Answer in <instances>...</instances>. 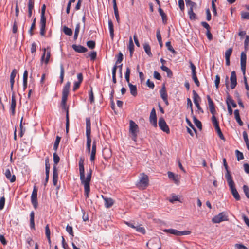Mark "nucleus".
I'll list each match as a JSON object with an SVG mask.
<instances>
[{"label": "nucleus", "instance_id": "f257e3e1", "mask_svg": "<svg viewBox=\"0 0 249 249\" xmlns=\"http://www.w3.org/2000/svg\"><path fill=\"white\" fill-rule=\"evenodd\" d=\"M86 136L87 137V143L86 147L89 153L90 152V147L91 143V123L90 119L86 118Z\"/></svg>", "mask_w": 249, "mask_h": 249}, {"label": "nucleus", "instance_id": "f03ea898", "mask_svg": "<svg viewBox=\"0 0 249 249\" xmlns=\"http://www.w3.org/2000/svg\"><path fill=\"white\" fill-rule=\"evenodd\" d=\"M46 10V6L45 4H43L41 7V18L40 21V35L42 36H45V32H46V18L45 16Z\"/></svg>", "mask_w": 249, "mask_h": 249}, {"label": "nucleus", "instance_id": "7ed1b4c3", "mask_svg": "<svg viewBox=\"0 0 249 249\" xmlns=\"http://www.w3.org/2000/svg\"><path fill=\"white\" fill-rule=\"evenodd\" d=\"M139 132L138 125L132 120L129 121V133L132 136V139L136 142L137 134Z\"/></svg>", "mask_w": 249, "mask_h": 249}, {"label": "nucleus", "instance_id": "20e7f679", "mask_svg": "<svg viewBox=\"0 0 249 249\" xmlns=\"http://www.w3.org/2000/svg\"><path fill=\"white\" fill-rule=\"evenodd\" d=\"M227 181L233 197L236 200H239L240 199V196L235 187L234 182L232 178H231L230 177H229Z\"/></svg>", "mask_w": 249, "mask_h": 249}, {"label": "nucleus", "instance_id": "39448f33", "mask_svg": "<svg viewBox=\"0 0 249 249\" xmlns=\"http://www.w3.org/2000/svg\"><path fill=\"white\" fill-rule=\"evenodd\" d=\"M71 83L68 81L67 82L65 86L63 89L62 91V105L63 107L65 108L67 100V97L69 93L70 89Z\"/></svg>", "mask_w": 249, "mask_h": 249}, {"label": "nucleus", "instance_id": "423d86ee", "mask_svg": "<svg viewBox=\"0 0 249 249\" xmlns=\"http://www.w3.org/2000/svg\"><path fill=\"white\" fill-rule=\"evenodd\" d=\"M163 231L167 233L172 234L176 236L186 235H189L191 233V231H180L173 229H164Z\"/></svg>", "mask_w": 249, "mask_h": 249}, {"label": "nucleus", "instance_id": "0eeeda50", "mask_svg": "<svg viewBox=\"0 0 249 249\" xmlns=\"http://www.w3.org/2000/svg\"><path fill=\"white\" fill-rule=\"evenodd\" d=\"M228 216L226 212H223L214 216L212 219L213 223H219L222 221H228Z\"/></svg>", "mask_w": 249, "mask_h": 249}, {"label": "nucleus", "instance_id": "6e6552de", "mask_svg": "<svg viewBox=\"0 0 249 249\" xmlns=\"http://www.w3.org/2000/svg\"><path fill=\"white\" fill-rule=\"evenodd\" d=\"M149 249H161L160 240L155 238L150 240L146 244Z\"/></svg>", "mask_w": 249, "mask_h": 249}, {"label": "nucleus", "instance_id": "1a4fd4ad", "mask_svg": "<svg viewBox=\"0 0 249 249\" xmlns=\"http://www.w3.org/2000/svg\"><path fill=\"white\" fill-rule=\"evenodd\" d=\"M149 183L148 177L144 173L141 174V178L138 184V186L142 189H145Z\"/></svg>", "mask_w": 249, "mask_h": 249}, {"label": "nucleus", "instance_id": "9d476101", "mask_svg": "<svg viewBox=\"0 0 249 249\" xmlns=\"http://www.w3.org/2000/svg\"><path fill=\"white\" fill-rule=\"evenodd\" d=\"M37 188L35 186L34 187V189L31 195V202L34 206V207L35 209H36L38 206V202H37Z\"/></svg>", "mask_w": 249, "mask_h": 249}, {"label": "nucleus", "instance_id": "9b49d317", "mask_svg": "<svg viewBox=\"0 0 249 249\" xmlns=\"http://www.w3.org/2000/svg\"><path fill=\"white\" fill-rule=\"evenodd\" d=\"M159 126L160 128L166 133H169L170 130L166 122L163 118H160L159 119Z\"/></svg>", "mask_w": 249, "mask_h": 249}, {"label": "nucleus", "instance_id": "f8f14e48", "mask_svg": "<svg viewBox=\"0 0 249 249\" xmlns=\"http://www.w3.org/2000/svg\"><path fill=\"white\" fill-rule=\"evenodd\" d=\"M241 69L243 75L246 73V54L245 53L242 52L241 54Z\"/></svg>", "mask_w": 249, "mask_h": 249}, {"label": "nucleus", "instance_id": "ddd939ff", "mask_svg": "<svg viewBox=\"0 0 249 249\" xmlns=\"http://www.w3.org/2000/svg\"><path fill=\"white\" fill-rule=\"evenodd\" d=\"M81 181V183L84 186V192H85V195L86 196V197H89V195L90 192V181H88L85 180V179H84L83 180H80Z\"/></svg>", "mask_w": 249, "mask_h": 249}, {"label": "nucleus", "instance_id": "4468645a", "mask_svg": "<svg viewBox=\"0 0 249 249\" xmlns=\"http://www.w3.org/2000/svg\"><path fill=\"white\" fill-rule=\"evenodd\" d=\"M193 100L194 104H195L196 107H197V109L200 110L201 112H203V111L202 109L201 108L199 103L198 100L200 99V97L198 95V94L196 92L195 90L193 91Z\"/></svg>", "mask_w": 249, "mask_h": 249}, {"label": "nucleus", "instance_id": "2eb2a0df", "mask_svg": "<svg viewBox=\"0 0 249 249\" xmlns=\"http://www.w3.org/2000/svg\"><path fill=\"white\" fill-rule=\"evenodd\" d=\"M150 122L152 124V125L156 127L157 125V119L156 114V111L155 108H153L151 111L150 115Z\"/></svg>", "mask_w": 249, "mask_h": 249}, {"label": "nucleus", "instance_id": "dca6fc26", "mask_svg": "<svg viewBox=\"0 0 249 249\" xmlns=\"http://www.w3.org/2000/svg\"><path fill=\"white\" fill-rule=\"evenodd\" d=\"M230 81H231V89H233L235 88L237 85V78L236 72L235 71H233L231 73V75L230 77Z\"/></svg>", "mask_w": 249, "mask_h": 249}, {"label": "nucleus", "instance_id": "f3484780", "mask_svg": "<svg viewBox=\"0 0 249 249\" xmlns=\"http://www.w3.org/2000/svg\"><path fill=\"white\" fill-rule=\"evenodd\" d=\"M51 56L50 51H47L46 48L44 49V53L41 57V61H44L45 64H48Z\"/></svg>", "mask_w": 249, "mask_h": 249}, {"label": "nucleus", "instance_id": "a211bd4d", "mask_svg": "<svg viewBox=\"0 0 249 249\" xmlns=\"http://www.w3.org/2000/svg\"><path fill=\"white\" fill-rule=\"evenodd\" d=\"M72 49L76 52L79 53H83L87 52L88 49L81 45L73 44L72 45Z\"/></svg>", "mask_w": 249, "mask_h": 249}, {"label": "nucleus", "instance_id": "6ab92c4d", "mask_svg": "<svg viewBox=\"0 0 249 249\" xmlns=\"http://www.w3.org/2000/svg\"><path fill=\"white\" fill-rule=\"evenodd\" d=\"M207 98L208 99L210 111L213 115L215 114L216 112V110L215 108L214 103L209 95H207Z\"/></svg>", "mask_w": 249, "mask_h": 249}, {"label": "nucleus", "instance_id": "aec40b11", "mask_svg": "<svg viewBox=\"0 0 249 249\" xmlns=\"http://www.w3.org/2000/svg\"><path fill=\"white\" fill-rule=\"evenodd\" d=\"M102 197L105 201V206L107 208H110L114 204V200L111 198L104 197L102 195Z\"/></svg>", "mask_w": 249, "mask_h": 249}, {"label": "nucleus", "instance_id": "412c9836", "mask_svg": "<svg viewBox=\"0 0 249 249\" xmlns=\"http://www.w3.org/2000/svg\"><path fill=\"white\" fill-rule=\"evenodd\" d=\"M58 172L57 169L55 166H53V184L54 186H56L57 183V180H58Z\"/></svg>", "mask_w": 249, "mask_h": 249}, {"label": "nucleus", "instance_id": "4be33fe9", "mask_svg": "<svg viewBox=\"0 0 249 249\" xmlns=\"http://www.w3.org/2000/svg\"><path fill=\"white\" fill-rule=\"evenodd\" d=\"M168 176L170 179H173L176 184H178L179 182V178L178 175H176L173 172L169 171L168 172Z\"/></svg>", "mask_w": 249, "mask_h": 249}, {"label": "nucleus", "instance_id": "5701e85b", "mask_svg": "<svg viewBox=\"0 0 249 249\" xmlns=\"http://www.w3.org/2000/svg\"><path fill=\"white\" fill-rule=\"evenodd\" d=\"M5 175L6 178L10 181L11 182H14L16 180V177L15 175H11L10 169H7L5 172Z\"/></svg>", "mask_w": 249, "mask_h": 249}, {"label": "nucleus", "instance_id": "b1692460", "mask_svg": "<svg viewBox=\"0 0 249 249\" xmlns=\"http://www.w3.org/2000/svg\"><path fill=\"white\" fill-rule=\"evenodd\" d=\"M96 142L95 141H93L91 151V155H90V160L91 161H93L95 160V155H96Z\"/></svg>", "mask_w": 249, "mask_h": 249}, {"label": "nucleus", "instance_id": "393cba45", "mask_svg": "<svg viewBox=\"0 0 249 249\" xmlns=\"http://www.w3.org/2000/svg\"><path fill=\"white\" fill-rule=\"evenodd\" d=\"M16 106V101L15 99V97L14 95L12 96L11 99V104L10 107V110L11 111V113L12 115H14L15 113V108Z\"/></svg>", "mask_w": 249, "mask_h": 249}, {"label": "nucleus", "instance_id": "a878e982", "mask_svg": "<svg viewBox=\"0 0 249 249\" xmlns=\"http://www.w3.org/2000/svg\"><path fill=\"white\" fill-rule=\"evenodd\" d=\"M17 70L16 69H14L11 74H10V84H11V89L12 90H13V86H14V82H15V76L16 75V74H17Z\"/></svg>", "mask_w": 249, "mask_h": 249}, {"label": "nucleus", "instance_id": "bb28decb", "mask_svg": "<svg viewBox=\"0 0 249 249\" xmlns=\"http://www.w3.org/2000/svg\"><path fill=\"white\" fill-rule=\"evenodd\" d=\"M129 88L130 89V93L133 96H136L137 95V89L136 85H134L130 83L128 84Z\"/></svg>", "mask_w": 249, "mask_h": 249}, {"label": "nucleus", "instance_id": "cd10ccee", "mask_svg": "<svg viewBox=\"0 0 249 249\" xmlns=\"http://www.w3.org/2000/svg\"><path fill=\"white\" fill-rule=\"evenodd\" d=\"M234 114L235 119H236L237 122L239 124L240 126H242L243 125V123L240 118L239 110H235L234 111Z\"/></svg>", "mask_w": 249, "mask_h": 249}, {"label": "nucleus", "instance_id": "c85d7f7f", "mask_svg": "<svg viewBox=\"0 0 249 249\" xmlns=\"http://www.w3.org/2000/svg\"><path fill=\"white\" fill-rule=\"evenodd\" d=\"M227 93V97L226 100V102L227 105H231L233 107H237L236 104L234 102L233 100L231 98V97L229 94L228 92Z\"/></svg>", "mask_w": 249, "mask_h": 249}, {"label": "nucleus", "instance_id": "c756f323", "mask_svg": "<svg viewBox=\"0 0 249 249\" xmlns=\"http://www.w3.org/2000/svg\"><path fill=\"white\" fill-rule=\"evenodd\" d=\"M28 73L27 70H25L24 72L23 75V86L24 90H25L27 87V79H28Z\"/></svg>", "mask_w": 249, "mask_h": 249}, {"label": "nucleus", "instance_id": "7c9ffc66", "mask_svg": "<svg viewBox=\"0 0 249 249\" xmlns=\"http://www.w3.org/2000/svg\"><path fill=\"white\" fill-rule=\"evenodd\" d=\"M223 164L224 167L226 170V173L225 174V178H226V180H228V178H229V177H230L231 178H232L231 175L230 174V172L228 170V166L226 162V160L225 159H223Z\"/></svg>", "mask_w": 249, "mask_h": 249}, {"label": "nucleus", "instance_id": "2f4dec72", "mask_svg": "<svg viewBox=\"0 0 249 249\" xmlns=\"http://www.w3.org/2000/svg\"><path fill=\"white\" fill-rule=\"evenodd\" d=\"M160 93L162 99H165L168 97L166 88L164 85H163L161 89H160Z\"/></svg>", "mask_w": 249, "mask_h": 249}, {"label": "nucleus", "instance_id": "473e14b6", "mask_svg": "<svg viewBox=\"0 0 249 249\" xmlns=\"http://www.w3.org/2000/svg\"><path fill=\"white\" fill-rule=\"evenodd\" d=\"M108 26H109V30L110 32V36L111 38V39L113 40L114 38V28H113V25L112 21L111 20H109L108 21Z\"/></svg>", "mask_w": 249, "mask_h": 249}, {"label": "nucleus", "instance_id": "72a5a7b5", "mask_svg": "<svg viewBox=\"0 0 249 249\" xmlns=\"http://www.w3.org/2000/svg\"><path fill=\"white\" fill-rule=\"evenodd\" d=\"M128 49L130 52V56L131 57L134 50V45L131 37L129 38Z\"/></svg>", "mask_w": 249, "mask_h": 249}, {"label": "nucleus", "instance_id": "f704fd0d", "mask_svg": "<svg viewBox=\"0 0 249 249\" xmlns=\"http://www.w3.org/2000/svg\"><path fill=\"white\" fill-rule=\"evenodd\" d=\"M158 11H159V14L162 17V22L164 24H165L167 22V17H166V16L165 15V14L164 13V11H163V10L159 7V9H158Z\"/></svg>", "mask_w": 249, "mask_h": 249}, {"label": "nucleus", "instance_id": "c9c22d12", "mask_svg": "<svg viewBox=\"0 0 249 249\" xmlns=\"http://www.w3.org/2000/svg\"><path fill=\"white\" fill-rule=\"evenodd\" d=\"M161 69L162 71H165L167 73V76L169 77H171L173 75V73L172 71L170 69H169L166 66H165L164 65H162L161 67Z\"/></svg>", "mask_w": 249, "mask_h": 249}, {"label": "nucleus", "instance_id": "e433bc0d", "mask_svg": "<svg viewBox=\"0 0 249 249\" xmlns=\"http://www.w3.org/2000/svg\"><path fill=\"white\" fill-rule=\"evenodd\" d=\"M186 6L189 7V10H193L194 8H196V4L195 2H194L191 0L186 1Z\"/></svg>", "mask_w": 249, "mask_h": 249}, {"label": "nucleus", "instance_id": "4c0bfd02", "mask_svg": "<svg viewBox=\"0 0 249 249\" xmlns=\"http://www.w3.org/2000/svg\"><path fill=\"white\" fill-rule=\"evenodd\" d=\"M80 180L85 179L84 166H79Z\"/></svg>", "mask_w": 249, "mask_h": 249}, {"label": "nucleus", "instance_id": "58836bf2", "mask_svg": "<svg viewBox=\"0 0 249 249\" xmlns=\"http://www.w3.org/2000/svg\"><path fill=\"white\" fill-rule=\"evenodd\" d=\"M143 49L145 52V53H147V54L149 56H152V54L151 52V48L149 44L145 43L143 45Z\"/></svg>", "mask_w": 249, "mask_h": 249}, {"label": "nucleus", "instance_id": "ea45409f", "mask_svg": "<svg viewBox=\"0 0 249 249\" xmlns=\"http://www.w3.org/2000/svg\"><path fill=\"white\" fill-rule=\"evenodd\" d=\"M60 83H62L64 80V68L62 64H61L60 65Z\"/></svg>", "mask_w": 249, "mask_h": 249}, {"label": "nucleus", "instance_id": "a19ab883", "mask_svg": "<svg viewBox=\"0 0 249 249\" xmlns=\"http://www.w3.org/2000/svg\"><path fill=\"white\" fill-rule=\"evenodd\" d=\"M53 160L54 162L53 166L56 167L57 164L59 163L60 160V158L58 155L56 154V152L54 153L53 154Z\"/></svg>", "mask_w": 249, "mask_h": 249}, {"label": "nucleus", "instance_id": "79ce46f5", "mask_svg": "<svg viewBox=\"0 0 249 249\" xmlns=\"http://www.w3.org/2000/svg\"><path fill=\"white\" fill-rule=\"evenodd\" d=\"M193 120L195 125L197 127V128L201 130L202 129V124L201 122L198 120L195 116L193 117Z\"/></svg>", "mask_w": 249, "mask_h": 249}, {"label": "nucleus", "instance_id": "37998d69", "mask_svg": "<svg viewBox=\"0 0 249 249\" xmlns=\"http://www.w3.org/2000/svg\"><path fill=\"white\" fill-rule=\"evenodd\" d=\"M69 110L68 108H67L66 110V133L69 132Z\"/></svg>", "mask_w": 249, "mask_h": 249}, {"label": "nucleus", "instance_id": "c03bdc74", "mask_svg": "<svg viewBox=\"0 0 249 249\" xmlns=\"http://www.w3.org/2000/svg\"><path fill=\"white\" fill-rule=\"evenodd\" d=\"M113 9L114 11V14L115 16L116 19V20L118 23L119 22V12L118 10V8L116 4H113Z\"/></svg>", "mask_w": 249, "mask_h": 249}, {"label": "nucleus", "instance_id": "a18cd8bd", "mask_svg": "<svg viewBox=\"0 0 249 249\" xmlns=\"http://www.w3.org/2000/svg\"><path fill=\"white\" fill-rule=\"evenodd\" d=\"M63 31L66 35L71 36L72 35V30L66 26L63 27Z\"/></svg>", "mask_w": 249, "mask_h": 249}, {"label": "nucleus", "instance_id": "49530a36", "mask_svg": "<svg viewBox=\"0 0 249 249\" xmlns=\"http://www.w3.org/2000/svg\"><path fill=\"white\" fill-rule=\"evenodd\" d=\"M156 36L160 47L162 46V38L159 30H157Z\"/></svg>", "mask_w": 249, "mask_h": 249}, {"label": "nucleus", "instance_id": "de8ad7c7", "mask_svg": "<svg viewBox=\"0 0 249 249\" xmlns=\"http://www.w3.org/2000/svg\"><path fill=\"white\" fill-rule=\"evenodd\" d=\"M60 140H61V137L58 136H57L56 138L55 141V142L54 143V144H53V149L55 151H56L57 150V148H58V147L59 143L60 142Z\"/></svg>", "mask_w": 249, "mask_h": 249}, {"label": "nucleus", "instance_id": "09e8293b", "mask_svg": "<svg viewBox=\"0 0 249 249\" xmlns=\"http://www.w3.org/2000/svg\"><path fill=\"white\" fill-rule=\"evenodd\" d=\"M212 121L213 125L215 127V128L219 127L218 122L217 120L216 117L215 116V114L213 115L212 117Z\"/></svg>", "mask_w": 249, "mask_h": 249}, {"label": "nucleus", "instance_id": "8fccbe9b", "mask_svg": "<svg viewBox=\"0 0 249 249\" xmlns=\"http://www.w3.org/2000/svg\"><path fill=\"white\" fill-rule=\"evenodd\" d=\"M130 69L129 67H127L126 70V72L125 73V78L126 81L127 82L128 84L130 83Z\"/></svg>", "mask_w": 249, "mask_h": 249}, {"label": "nucleus", "instance_id": "3c124183", "mask_svg": "<svg viewBox=\"0 0 249 249\" xmlns=\"http://www.w3.org/2000/svg\"><path fill=\"white\" fill-rule=\"evenodd\" d=\"M36 18H34L33 20L32 23L31 24V26L30 27V30H29V33L30 34L31 36H32L33 35V30L35 28L36 26Z\"/></svg>", "mask_w": 249, "mask_h": 249}, {"label": "nucleus", "instance_id": "603ef678", "mask_svg": "<svg viewBox=\"0 0 249 249\" xmlns=\"http://www.w3.org/2000/svg\"><path fill=\"white\" fill-rule=\"evenodd\" d=\"M188 14L191 20H195L196 18V15L193 12V10H188Z\"/></svg>", "mask_w": 249, "mask_h": 249}, {"label": "nucleus", "instance_id": "864d4df0", "mask_svg": "<svg viewBox=\"0 0 249 249\" xmlns=\"http://www.w3.org/2000/svg\"><path fill=\"white\" fill-rule=\"evenodd\" d=\"M235 153L238 161H240V160L244 159V156L243 153L242 152H240L239 150H236L235 151Z\"/></svg>", "mask_w": 249, "mask_h": 249}, {"label": "nucleus", "instance_id": "5fc2aeb1", "mask_svg": "<svg viewBox=\"0 0 249 249\" xmlns=\"http://www.w3.org/2000/svg\"><path fill=\"white\" fill-rule=\"evenodd\" d=\"M135 230L137 231L144 234L145 233V230L143 227H141L140 225H137Z\"/></svg>", "mask_w": 249, "mask_h": 249}, {"label": "nucleus", "instance_id": "6e6d98bb", "mask_svg": "<svg viewBox=\"0 0 249 249\" xmlns=\"http://www.w3.org/2000/svg\"><path fill=\"white\" fill-rule=\"evenodd\" d=\"M232 48H229L225 52V58H230V56L232 53Z\"/></svg>", "mask_w": 249, "mask_h": 249}, {"label": "nucleus", "instance_id": "4d7b16f0", "mask_svg": "<svg viewBox=\"0 0 249 249\" xmlns=\"http://www.w3.org/2000/svg\"><path fill=\"white\" fill-rule=\"evenodd\" d=\"M89 101H90V103H93L94 102V95H93L92 87H90V90L89 92Z\"/></svg>", "mask_w": 249, "mask_h": 249}, {"label": "nucleus", "instance_id": "13d9d810", "mask_svg": "<svg viewBox=\"0 0 249 249\" xmlns=\"http://www.w3.org/2000/svg\"><path fill=\"white\" fill-rule=\"evenodd\" d=\"M87 45L89 48L93 49L95 48V42L92 40L88 41L87 42Z\"/></svg>", "mask_w": 249, "mask_h": 249}, {"label": "nucleus", "instance_id": "bf43d9fd", "mask_svg": "<svg viewBox=\"0 0 249 249\" xmlns=\"http://www.w3.org/2000/svg\"><path fill=\"white\" fill-rule=\"evenodd\" d=\"M192 79L193 80H194L195 83L196 84V85L197 86V87H199L200 86V83H199V82L197 78V76H196V73H194V74H192Z\"/></svg>", "mask_w": 249, "mask_h": 249}, {"label": "nucleus", "instance_id": "052dcab7", "mask_svg": "<svg viewBox=\"0 0 249 249\" xmlns=\"http://www.w3.org/2000/svg\"><path fill=\"white\" fill-rule=\"evenodd\" d=\"M243 189L246 196L248 198H249V188L246 185H244L243 187Z\"/></svg>", "mask_w": 249, "mask_h": 249}, {"label": "nucleus", "instance_id": "680f3d73", "mask_svg": "<svg viewBox=\"0 0 249 249\" xmlns=\"http://www.w3.org/2000/svg\"><path fill=\"white\" fill-rule=\"evenodd\" d=\"M166 46H167L168 49L171 51L172 53H176L175 51L173 49V47L171 45V42L170 41L167 42L166 43Z\"/></svg>", "mask_w": 249, "mask_h": 249}, {"label": "nucleus", "instance_id": "e2e57ef3", "mask_svg": "<svg viewBox=\"0 0 249 249\" xmlns=\"http://www.w3.org/2000/svg\"><path fill=\"white\" fill-rule=\"evenodd\" d=\"M241 18L244 19H249V12H242Z\"/></svg>", "mask_w": 249, "mask_h": 249}, {"label": "nucleus", "instance_id": "0e129e2a", "mask_svg": "<svg viewBox=\"0 0 249 249\" xmlns=\"http://www.w3.org/2000/svg\"><path fill=\"white\" fill-rule=\"evenodd\" d=\"M215 130L216 131L218 135L220 137V138L222 140H224V137L221 131V129L220 128V127H218L217 128H215Z\"/></svg>", "mask_w": 249, "mask_h": 249}, {"label": "nucleus", "instance_id": "69168bd1", "mask_svg": "<svg viewBox=\"0 0 249 249\" xmlns=\"http://www.w3.org/2000/svg\"><path fill=\"white\" fill-rule=\"evenodd\" d=\"M34 6V0H29L28 3V10H33Z\"/></svg>", "mask_w": 249, "mask_h": 249}, {"label": "nucleus", "instance_id": "338daca9", "mask_svg": "<svg viewBox=\"0 0 249 249\" xmlns=\"http://www.w3.org/2000/svg\"><path fill=\"white\" fill-rule=\"evenodd\" d=\"M123 59V54L120 52L118 56H117V60L116 62V64L120 63Z\"/></svg>", "mask_w": 249, "mask_h": 249}, {"label": "nucleus", "instance_id": "774afa93", "mask_svg": "<svg viewBox=\"0 0 249 249\" xmlns=\"http://www.w3.org/2000/svg\"><path fill=\"white\" fill-rule=\"evenodd\" d=\"M67 231L71 235L73 236V232L72 227L68 225L66 227Z\"/></svg>", "mask_w": 249, "mask_h": 249}]
</instances>
